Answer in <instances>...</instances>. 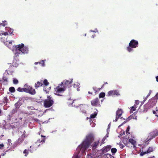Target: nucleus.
Listing matches in <instances>:
<instances>
[{
	"mask_svg": "<svg viewBox=\"0 0 158 158\" xmlns=\"http://www.w3.org/2000/svg\"><path fill=\"white\" fill-rule=\"evenodd\" d=\"M139 100H136L135 101V106H136V105H138L139 104Z\"/></svg>",
	"mask_w": 158,
	"mask_h": 158,
	"instance_id": "09e8293b",
	"label": "nucleus"
},
{
	"mask_svg": "<svg viewBox=\"0 0 158 158\" xmlns=\"http://www.w3.org/2000/svg\"><path fill=\"white\" fill-rule=\"evenodd\" d=\"M94 122H95L94 121ZM89 122L90 123V125L92 127H94L95 126V122H94V120L92 121V120H89Z\"/></svg>",
	"mask_w": 158,
	"mask_h": 158,
	"instance_id": "cd10ccee",
	"label": "nucleus"
},
{
	"mask_svg": "<svg viewBox=\"0 0 158 158\" xmlns=\"http://www.w3.org/2000/svg\"><path fill=\"white\" fill-rule=\"evenodd\" d=\"M4 146V145L3 144H0V148L2 149Z\"/></svg>",
	"mask_w": 158,
	"mask_h": 158,
	"instance_id": "864d4df0",
	"label": "nucleus"
},
{
	"mask_svg": "<svg viewBox=\"0 0 158 158\" xmlns=\"http://www.w3.org/2000/svg\"><path fill=\"white\" fill-rule=\"evenodd\" d=\"M21 104L19 101L15 105V107L16 108H19L21 105Z\"/></svg>",
	"mask_w": 158,
	"mask_h": 158,
	"instance_id": "c85d7f7f",
	"label": "nucleus"
},
{
	"mask_svg": "<svg viewBox=\"0 0 158 158\" xmlns=\"http://www.w3.org/2000/svg\"><path fill=\"white\" fill-rule=\"evenodd\" d=\"M89 32H93L94 33L98 32V31L97 28H95L94 30H91L89 31Z\"/></svg>",
	"mask_w": 158,
	"mask_h": 158,
	"instance_id": "ea45409f",
	"label": "nucleus"
},
{
	"mask_svg": "<svg viewBox=\"0 0 158 158\" xmlns=\"http://www.w3.org/2000/svg\"><path fill=\"white\" fill-rule=\"evenodd\" d=\"M88 157V158H92L93 157L91 156L90 154H88L87 155Z\"/></svg>",
	"mask_w": 158,
	"mask_h": 158,
	"instance_id": "3c124183",
	"label": "nucleus"
},
{
	"mask_svg": "<svg viewBox=\"0 0 158 158\" xmlns=\"http://www.w3.org/2000/svg\"><path fill=\"white\" fill-rule=\"evenodd\" d=\"M74 101L72 102L71 104L72 105V106L75 107L76 108L79 107L80 110V112H82L83 114H85L86 113V110L88 109V106L85 104H80L79 106H75V105H73V103Z\"/></svg>",
	"mask_w": 158,
	"mask_h": 158,
	"instance_id": "0eeeda50",
	"label": "nucleus"
},
{
	"mask_svg": "<svg viewBox=\"0 0 158 158\" xmlns=\"http://www.w3.org/2000/svg\"><path fill=\"white\" fill-rule=\"evenodd\" d=\"M73 87L75 88H77V91L80 90V84L78 82H76L73 85Z\"/></svg>",
	"mask_w": 158,
	"mask_h": 158,
	"instance_id": "aec40b11",
	"label": "nucleus"
},
{
	"mask_svg": "<svg viewBox=\"0 0 158 158\" xmlns=\"http://www.w3.org/2000/svg\"><path fill=\"white\" fill-rule=\"evenodd\" d=\"M136 108V107L135 106V105H134L133 106H132L130 111V113H133V111L135 110Z\"/></svg>",
	"mask_w": 158,
	"mask_h": 158,
	"instance_id": "7c9ffc66",
	"label": "nucleus"
},
{
	"mask_svg": "<svg viewBox=\"0 0 158 158\" xmlns=\"http://www.w3.org/2000/svg\"><path fill=\"white\" fill-rule=\"evenodd\" d=\"M96 36V35H95V34H94V35H93L91 37V38H94Z\"/></svg>",
	"mask_w": 158,
	"mask_h": 158,
	"instance_id": "5fc2aeb1",
	"label": "nucleus"
},
{
	"mask_svg": "<svg viewBox=\"0 0 158 158\" xmlns=\"http://www.w3.org/2000/svg\"><path fill=\"white\" fill-rule=\"evenodd\" d=\"M127 121H124L120 125H119V127H120L122 126L124 123H125Z\"/></svg>",
	"mask_w": 158,
	"mask_h": 158,
	"instance_id": "4d7b16f0",
	"label": "nucleus"
},
{
	"mask_svg": "<svg viewBox=\"0 0 158 158\" xmlns=\"http://www.w3.org/2000/svg\"><path fill=\"white\" fill-rule=\"evenodd\" d=\"M8 33L7 32H5L4 31H0V35L2 36L3 35H4L5 36L8 35Z\"/></svg>",
	"mask_w": 158,
	"mask_h": 158,
	"instance_id": "bb28decb",
	"label": "nucleus"
},
{
	"mask_svg": "<svg viewBox=\"0 0 158 158\" xmlns=\"http://www.w3.org/2000/svg\"><path fill=\"white\" fill-rule=\"evenodd\" d=\"M119 92L118 90H115L109 91L107 94L108 96L113 95L119 96L120 95Z\"/></svg>",
	"mask_w": 158,
	"mask_h": 158,
	"instance_id": "9b49d317",
	"label": "nucleus"
},
{
	"mask_svg": "<svg viewBox=\"0 0 158 158\" xmlns=\"http://www.w3.org/2000/svg\"><path fill=\"white\" fill-rule=\"evenodd\" d=\"M24 87H25L26 89L27 90V91L28 92H29L30 91V90L31 89V86L27 84H26L24 85Z\"/></svg>",
	"mask_w": 158,
	"mask_h": 158,
	"instance_id": "c756f323",
	"label": "nucleus"
},
{
	"mask_svg": "<svg viewBox=\"0 0 158 158\" xmlns=\"http://www.w3.org/2000/svg\"><path fill=\"white\" fill-rule=\"evenodd\" d=\"M148 97L147 96L146 97L144 98V100L143 101V102H144L148 98Z\"/></svg>",
	"mask_w": 158,
	"mask_h": 158,
	"instance_id": "603ef678",
	"label": "nucleus"
},
{
	"mask_svg": "<svg viewBox=\"0 0 158 158\" xmlns=\"http://www.w3.org/2000/svg\"><path fill=\"white\" fill-rule=\"evenodd\" d=\"M98 114V110L97 109L95 110L94 111V113L92 114L90 116V117L89 118V117H87V119H89V120H92V119L96 117Z\"/></svg>",
	"mask_w": 158,
	"mask_h": 158,
	"instance_id": "f3484780",
	"label": "nucleus"
},
{
	"mask_svg": "<svg viewBox=\"0 0 158 158\" xmlns=\"http://www.w3.org/2000/svg\"><path fill=\"white\" fill-rule=\"evenodd\" d=\"M23 140V139L22 137H20L15 142V144L16 146L17 145L20 144Z\"/></svg>",
	"mask_w": 158,
	"mask_h": 158,
	"instance_id": "6ab92c4d",
	"label": "nucleus"
},
{
	"mask_svg": "<svg viewBox=\"0 0 158 158\" xmlns=\"http://www.w3.org/2000/svg\"><path fill=\"white\" fill-rule=\"evenodd\" d=\"M43 83L46 86L48 85L49 84V83L48 82V80L46 79L44 80Z\"/></svg>",
	"mask_w": 158,
	"mask_h": 158,
	"instance_id": "f704fd0d",
	"label": "nucleus"
},
{
	"mask_svg": "<svg viewBox=\"0 0 158 158\" xmlns=\"http://www.w3.org/2000/svg\"><path fill=\"white\" fill-rule=\"evenodd\" d=\"M28 153H29V151L28 150H27V149L24 150L23 151V154H25L24 156H27Z\"/></svg>",
	"mask_w": 158,
	"mask_h": 158,
	"instance_id": "e433bc0d",
	"label": "nucleus"
},
{
	"mask_svg": "<svg viewBox=\"0 0 158 158\" xmlns=\"http://www.w3.org/2000/svg\"><path fill=\"white\" fill-rule=\"evenodd\" d=\"M27 90V89H26L25 87L23 88V92H25L28 93V92Z\"/></svg>",
	"mask_w": 158,
	"mask_h": 158,
	"instance_id": "a18cd8bd",
	"label": "nucleus"
},
{
	"mask_svg": "<svg viewBox=\"0 0 158 158\" xmlns=\"http://www.w3.org/2000/svg\"><path fill=\"white\" fill-rule=\"evenodd\" d=\"M7 148L8 149V150H13V149L16 146L15 144L13 146L12 145L11 143V140L10 139H9L7 140Z\"/></svg>",
	"mask_w": 158,
	"mask_h": 158,
	"instance_id": "f8f14e48",
	"label": "nucleus"
},
{
	"mask_svg": "<svg viewBox=\"0 0 158 158\" xmlns=\"http://www.w3.org/2000/svg\"><path fill=\"white\" fill-rule=\"evenodd\" d=\"M153 149L152 147H149L147 151V153H149L153 151Z\"/></svg>",
	"mask_w": 158,
	"mask_h": 158,
	"instance_id": "4c0bfd02",
	"label": "nucleus"
},
{
	"mask_svg": "<svg viewBox=\"0 0 158 158\" xmlns=\"http://www.w3.org/2000/svg\"><path fill=\"white\" fill-rule=\"evenodd\" d=\"M13 84L15 85H17L19 83L18 80L15 78H13Z\"/></svg>",
	"mask_w": 158,
	"mask_h": 158,
	"instance_id": "473e14b6",
	"label": "nucleus"
},
{
	"mask_svg": "<svg viewBox=\"0 0 158 158\" xmlns=\"http://www.w3.org/2000/svg\"><path fill=\"white\" fill-rule=\"evenodd\" d=\"M17 90L19 92H23V88H21L20 87H19L17 89Z\"/></svg>",
	"mask_w": 158,
	"mask_h": 158,
	"instance_id": "49530a36",
	"label": "nucleus"
},
{
	"mask_svg": "<svg viewBox=\"0 0 158 158\" xmlns=\"http://www.w3.org/2000/svg\"><path fill=\"white\" fill-rule=\"evenodd\" d=\"M129 142L131 143L133 146V148H135L136 146V142L132 139H130L129 140Z\"/></svg>",
	"mask_w": 158,
	"mask_h": 158,
	"instance_id": "a211bd4d",
	"label": "nucleus"
},
{
	"mask_svg": "<svg viewBox=\"0 0 158 158\" xmlns=\"http://www.w3.org/2000/svg\"><path fill=\"white\" fill-rule=\"evenodd\" d=\"M119 146H120V148H123L124 146V145L122 144H120Z\"/></svg>",
	"mask_w": 158,
	"mask_h": 158,
	"instance_id": "8fccbe9b",
	"label": "nucleus"
},
{
	"mask_svg": "<svg viewBox=\"0 0 158 158\" xmlns=\"http://www.w3.org/2000/svg\"><path fill=\"white\" fill-rule=\"evenodd\" d=\"M99 143V141L95 142L92 145V148L94 149L97 146Z\"/></svg>",
	"mask_w": 158,
	"mask_h": 158,
	"instance_id": "393cba45",
	"label": "nucleus"
},
{
	"mask_svg": "<svg viewBox=\"0 0 158 158\" xmlns=\"http://www.w3.org/2000/svg\"><path fill=\"white\" fill-rule=\"evenodd\" d=\"M157 135H158V130H156L151 132L149 134L147 139L148 141L151 140Z\"/></svg>",
	"mask_w": 158,
	"mask_h": 158,
	"instance_id": "9d476101",
	"label": "nucleus"
},
{
	"mask_svg": "<svg viewBox=\"0 0 158 158\" xmlns=\"http://www.w3.org/2000/svg\"><path fill=\"white\" fill-rule=\"evenodd\" d=\"M13 41L12 40L8 42L7 41H6V44H5L15 54V56H19V52H18L16 51V48L15 47L16 46V45H13L12 44V43Z\"/></svg>",
	"mask_w": 158,
	"mask_h": 158,
	"instance_id": "39448f33",
	"label": "nucleus"
},
{
	"mask_svg": "<svg viewBox=\"0 0 158 158\" xmlns=\"http://www.w3.org/2000/svg\"><path fill=\"white\" fill-rule=\"evenodd\" d=\"M156 81L158 82V76H157L156 77Z\"/></svg>",
	"mask_w": 158,
	"mask_h": 158,
	"instance_id": "e2e57ef3",
	"label": "nucleus"
},
{
	"mask_svg": "<svg viewBox=\"0 0 158 158\" xmlns=\"http://www.w3.org/2000/svg\"><path fill=\"white\" fill-rule=\"evenodd\" d=\"M99 100L98 98H96L95 99L92 100L91 101V103L92 106H100V105L98 104Z\"/></svg>",
	"mask_w": 158,
	"mask_h": 158,
	"instance_id": "2eb2a0df",
	"label": "nucleus"
},
{
	"mask_svg": "<svg viewBox=\"0 0 158 158\" xmlns=\"http://www.w3.org/2000/svg\"><path fill=\"white\" fill-rule=\"evenodd\" d=\"M46 61V60H41L39 62V64L41 65L43 67H44L45 66V62Z\"/></svg>",
	"mask_w": 158,
	"mask_h": 158,
	"instance_id": "a878e982",
	"label": "nucleus"
},
{
	"mask_svg": "<svg viewBox=\"0 0 158 158\" xmlns=\"http://www.w3.org/2000/svg\"><path fill=\"white\" fill-rule=\"evenodd\" d=\"M123 113V111L122 109H118L116 112L115 119L114 120H113V121L115 122L117 121L118 119L121 116Z\"/></svg>",
	"mask_w": 158,
	"mask_h": 158,
	"instance_id": "ddd939ff",
	"label": "nucleus"
},
{
	"mask_svg": "<svg viewBox=\"0 0 158 158\" xmlns=\"http://www.w3.org/2000/svg\"><path fill=\"white\" fill-rule=\"evenodd\" d=\"M65 89L64 86L61 83L55 88V94L58 96H61V95L60 94L62 93Z\"/></svg>",
	"mask_w": 158,
	"mask_h": 158,
	"instance_id": "20e7f679",
	"label": "nucleus"
},
{
	"mask_svg": "<svg viewBox=\"0 0 158 158\" xmlns=\"http://www.w3.org/2000/svg\"><path fill=\"white\" fill-rule=\"evenodd\" d=\"M108 134H109V133L108 132H107V134H106V136L104 137H106V138L108 137Z\"/></svg>",
	"mask_w": 158,
	"mask_h": 158,
	"instance_id": "13d9d810",
	"label": "nucleus"
},
{
	"mask_svg": "<svg viewBox=\"0 0 158 158\" xmlns=\"http://www.w3.org/2000/svg\"><path fill=\"white\" fill-rule=\"evenodd\" d=\"M106 139V137H104V138H103L102 139L101 142V145L102 144H103L105 143L104 141Z\"/></svg>",
	"mask_w": 158,
	"mask_h": 158,
	"instance_id": "de8ad7c7",
	"label": "nucleus"
},
{
	"mask_svg": "<svg viewBox=\"0 0 158 158\" xmlns=\"http://www.w3.org/2000/svg\"><path fill=\"white\" fill-rule=\"evenodd\" d=\"M94 140L92 134L86 135L82 143L77 148L76 153L72 158H80L82 156L86 155L87 149L89 147Z\"/></svg>",
	"mask_w": 158,
	"mask_h": 158,
	"instance_id": "f257e3e1",
	"label": "nucleus"
},
{
	"mask_svg": "<svg viewBox=\"0 0 158 158\" xmlns=\"http://www.w3.org/2000/svg\"><path fill=\"white\" fill-rule=\"evenodd\" d=\"M9 91L11 93H14L15 91V89L14 87H11L9 88Z\"/></svg>",
	"mask_w": 158,
	"mask_h": 158,
	"instance_id": "2f4dec72",
	"label": "nucleus"
},
{
	"mask_svg": "<svg viewBox=\"0 0 158 158\" xmlns=\"http://www.w3.org/2000/svg\"><path fill=\"white\" fill-rule=\"evenodd\" d=\"M2 23H1V25L3 27L7 25V21L6 20L2 21Z\"/></svg>",
	"mask_w": 158,
	"mask_h": 158,
	"instance_id": "72a5a7b5",
	"label": "nucleus"
},
{
	"mask_svg": "<svg viewBox=\"0 0 158 158\" xmlns=\"http://www.w3.org/2000/svg\"><path fill=\"white\" fill-rule=\"evenodd\" d=\"M54 102L53 99L52 97L50 96H48L47 99L44 101V106L47 108L50 107L52 106Z\"/></svg>",
	"mask_w": 158,
	"mask_h": 158,
	"instance_id": "423d86ee",
	"label": "nucleus"
},
{
	"mask_svg": "<svg viewBox=\"0 0 158 158\" xmlns=\"http://www.w3.org/2000/svg\"><path fill=\"white\" fill-rule=\"evenodd\" d=\"M156 102L157 100L155 98H152L149 100L148 102L146 105V106H148V109H150L155 105Z\"/></svg>",
	"mask_w": 158,
	"mask_h": 158,
	"instance_id": "1a4fd4ad",
	"label": "nucleus"
},
{
	"mask_svg": "<svg viewBox=\"0 0 158 158\" xmlns=\"http://www.w3.org/2000/svg\"><path fill=\"white\" fill-rule=\"evenodd\" d=\"M105 94L104 93L102 92V93H101L99 94V96L100 98H102L105 97Z\"/></svg>",
	"mask_w": 158,
	"mask_h": 158,
	"instance_id": "c9c22d12",
	"label": "nucleus"
},
{
	"mask_svg": "<svg viewBox=\"0 0 158 158\" xmlns=\"http://www.w3.org/2000/svg\"><path fill=\"white\" fill-rule=\"evenodd\" d=\"M121 133H122V135H125V132L124 131H122L121 132Z\"/></svg>",
	"mask_w": 158,
	"mask_h": 158,
	"instance_id": "bf43d9fd",
	"label": "nucleus"
},
{
	"mask_svg": "<svg viewBox=\"0 0 158 158\" xmlns=\"http://www.w3.org/2000/svg\"><path fill=\"white\" fill-rule=\"evenodd\" d=\"M41 136L42 137H43V138H41L40 139H39L37 140L35 143V144L36 145H38L39 144H40V145L45 142V139L44 138L45 137V136H43L42 135H41Z\"/></svg>",
	"mask_w": 158,
	"mask_h": 158,
	"instance_id": "4468645a",
	"label": "nucleus"
},
{
	"mask_svg": "<svg viewBox=\"0 0 158 158\" xmlns=\"http://www.w3.org/2000/svg\"><path fill=\"white\" fill-rule=\"evenodd\" d=\"M40 144H39V145H36L35 144L33 145L30 146V149L29 150V151H30L31 152H33L36 150L37 147L40 146Z\"/></svg>",
	"mask_w": 158,
	"mask_h": 158,
	"instance_id": "dca6fc26",
	"label": "nucleus"
},
{
	"mask_svg": "<svg viewBox=\"0 0 158 158\" xmlns=\"http://www.w3.org/2000/svg\"><path fill=\"white\" fill-rule=\"evenodd\" d=\"M73 81V79H70L69 80H64L61 83L63 84L66 89V88H70L71 86V84Z\"/></svg>",
	"mask_w": 158,
	"mask_h": 158,
	"instance_id": "6e6552de",
	"label": "nucleus"
},
{
	"mask_svg": "<svg viewBox=\"0 0 158 158\" xmlns=\"http://www.w3.org/2000/svg\"><path fill=\"white\" fill-rule=\"evenodd\" d=\"M111 146H107L104 148H103L102 150L104 152H106L108 151L110 149Z\"/></svg>",
	"mask_w": 158,
	"mask_h": 158,
	"instance_id": "4be33fe9",
	"label": "nucleus"
},
{
	"mask_svg": "<svg viewBox=\"0 0 158 158\" xmlns=\"http://www.w3.org/2000/svg\"><path fill=\"white\" fill-rule=\"evenodd\" d=\"M39 64V62H35L34 63V64L35 65H36V64Z\"/></svg>",
	"mask_w": 158,
	"mask_h": 158,
	"instance_id": "680f3d73",
	"label": "nucleus"
},
{
	"mask_svg": "<svg viewBox=\"0 0 158 158\" xmlns=\"http://www.w3.org/2000/svg\"><path fill=\"white\" fill-rule=\"evenodd\" d=\"M153 113L154 114H156V112L154 110L153 111Z\"/></svg>",
	"mask_w": 158,
	"mask_h": 158,
	"instance_id": "69168bd1",
	"label": "nucleus"
},
{
	"mask_svg": "<svg viewBox=\"0 0 158 158\" xmlns=\"http://www.w3.org/2000/svg\"><path fill=\"white\" fill-rule=\"evenodd\" d=\"M43 85L42 83L40 81H38L37 83H35V87L36 89H37L40 86H41Z\"/></svg>",
	"mask_w": 158,
	"mask_h": 158,
	"instance_id": "412c9836",
	"label": "nucleus"
},
{
	"mask_svg": "<svg viewBox=\"0 0 158 158\" xmlns=\"http://www.w3.org/2000/svg\"><path fill=\"white\" fill-rule=\"evenodd\" d=\"M125 140H123V142L125 144V145L127 146H129L128 145V143H125Z\"/></svg>",
	"mask_w": 158,
	"mask_h": 158,
	"instance_id": "6e6d98bb",
	"label": "nucleus"
},
{
	"mask_svg": "<svg viewBox=\"0 0 158 158\" xmlns=\"http://www.w3.org/2000/svg\"><path fill=\"white\" fill-rule=\"evenodd\" d=\"M139 43L137 40H132L129 44V46L126 48L127 51L129 53L134 52V48H136L138 46Z\"/></svg>",
	"mask_w": 158,
	"mask_h": 158,
	"instance_id": "7ed1b4c3",
	"label": "nucleus"
},
{
	"mask_svg": "<svg viewBox=\"0 0 158 158\" xmlns=\"http://www.w3.org/2000/svg\"><path fill=\"white\" fill-rule=\"evenodd\" d=\"M46 86L44 87V90L46 92V94L48 93L49 92V90H47L46 89Z\"/></svg>",
	"mask_w": 158,
	"mask_h": 158,
	"instance_id": "79ce46f5",
	"label": "nucleus"
},
{
	"mask_svg": "<svg viewBox=\"0 0 158 158\" xmlns=\"http://www.w3.org/2000/svg\"><path fill=\"white\" fill-rule=\"evenodd\" d=\"M111 151L112 153H115L117 152V149L116 148H113L111 149Z\"/></svg>",
	"mask_w": 158,
	"mask_h": 158,
	"instance_id": "a19ab883",
	"label": "nucleus"
},
{
	"mask_svg": "<svg viewBox=\"0 0 158 158\" xmlns=\"http://www.w3.org/2000/svg\"><path fill=\"white\" fill-rule=\"evenodd\" d=\"M120 119H124V120H125V118H123V117H121L120 118Z\"/></svg>",
	"mask_w": 158,
	"mask_h": 158,
	"instance_id": "338daca9",
	"label": "nucleus"
},
{
	"mask_svg": "<svg viewBox=\"0 0 158 158\" xmlns=\"http://www.w3.org/2000/svg\"><path fill=\"white\" fill-rule=\"evenodd\" d=\"M122 136V133H121L120 134H119L118 135V137L119 138H120V137H121Z\"/></svg>",
	"mask_w": 158,
	"mask_h": 158,
	"instance_id": "052dcab7",
	"label": "nucleus"
},
{
	"mask_svg": "<svg viewBox=\"0 0 158 158\" xmlns=\"http://www.w3.org/2000/svg\"><path fill=\"white\" fill-rule=\"evenodd\" d=\"M156 111H158V108H157V107H156Z\"/></svg>",
	"mask_w": 158,
	"mask_h": 158,
	"instance_id": "774afa93",
	"label": "nucleus"
},
{
	"mask_svg": "<svg viewBox=\"0 0 158 158\" xmlns=\"http://www.w3.org/2000/svg\"><path fill=\"white\" fill-rule=\"evenodd\" d=\"M129 130H130V127H129V126H128V127L127 128L126 131V133L127 135H128L127 134H130L129 133Z\"/></svg>",
	"mask_w": 158,
	"mask_h": 158,
	"instance_id": "37998d69",
	"label": "nucleus"
},
{
	"mask_svg": "<svg viewBox=\"0 0 158 158\" xmlns=\"http://www.w3.org/2000/svg\"><path fill=\"white\" fill-rule=\"evenodd\" d=\"M152 92V91L151 90H150L149 92V93L148 94H149V95H150V94Z\"/></svg>",
	"mask_w": 158,
	"mask_h": 158,
	"instance_id": "0e129e2a",
	"label": "nucleus"
},
{
	"mask_svg": "<svg viewBox=\"0 0 158 158\" xmlns=\"http://www.w3.org/2000/svg\"><path fill=\"white\" fill-rule=\"evenodd\" d=\"M15 48L16 49V51L19 52V55L21 53L24 54H27L29 52L28 47L25 46L23 44L16 45Z\"/></svg>",
	"mask_w": 158,
	"mask_h": 158,
	"instance_id": "f03ea898",
	"label": "nucleus"
},
{
	"mask_svg": "<svg viewBox=\"0 0 158 158\" xmlns=\"http://www.w3.org/2000/svg\"><path fill=\"white\" fill-rule=\"evenodd\" d=\"M146 153H147V151L145 152H142L140 153V155L141 156H143Z\"/></svg>",
	"mask_w": 158,
	"mask_h": 158,
	"instance_id": "c03bdc74",
	"label": "nucleus"
},
{
	"mask_svg": "<svg viewBox=\"0 0 158 158\" xmlns=\"http://www.w3.org/2000/svg\"><path fill=\"white\" fill-rule=\"evenodd\" d=\"M6 38H6L5 37H2L1 39V41H2V42L4 43V44H6V43H5V41L6 40Z\"/></svg>",
	"mask_w": 158,
	"mask_h": 158,
	"instance_id": "58836bf2",
	"label": "nucleus"
},
{
	"mask_svg": "<svg viewBox=\"0 0 158 158\" xmlns=\"http://www.w3.org/2000/svg\"><path fill=\"white\" fill-rule=\"evenodd\" d=\"M30 91L28 92V93L32 94L34 95L35 94V91L34 89H33V88L31 87L30 90Z\"/></svg>",
	"mask_w": 158,
	"mask_h": 158,
	"instance_id": "b1692460",
	"label": "nucleus"
},
{
	"mask_svg": "<svg viewBox=\"0 0 158 158\" xmlns=\"http://www.w3.org/2000/svg\"><path fill=\"white\" fill-rule=\"evenodd\" d=\"M5 29L6 31H8L10 34H12L13 32V30L9 27H6L5 28Z\"/></svg>",
	"mask_w": 158,
	"mask_h": 158,
	"instance_id": "5701e85b",
	"label": "nucleus"
}]
</instances>
